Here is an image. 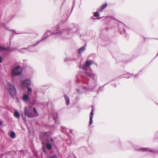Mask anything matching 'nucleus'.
<instances>
[{
    "instance_id": "nucleus-1",
    "label": "nucleus",
    "mask_w": 158,
    "mask_h": 158,
    "mask_svg": "<svg viewBox=\"0 0 158 158\" xmlns=\"http://www.w3.org/2000/svg\"><path fill=\"white\" fill-rule=\"evenodd\" d=\"M93 63V61L92 60H87L85 64L80 66V68L85 71V73L91 78V80H89L87 83L88 85L94 90L97 86L98 82L97 75L92 73L90 68V66Z\"/></svg>"
},
{
    "instance_id": "nucleus-2",
    "label": "nucleus",
    "mask_w": 158,
    "mask_h": 158,
    "mask_svg": "<svg viewBox=\"0 0 158 158\" xmlns=\"http://www.w3.org/2000/svg\"><path fill=\"white\" fill-rule=\"evenodd\" d=\"M61 23H60L56 27L52 28L51 32L53 34H58L63 39H67L71 37L73 34L76 32L77 29L68 28L66 30L60 27Z\"/></svg>"
},
{
    "instance_id": "nucleus-3",
    "label": "nucleus",
    "mask_w": 158,
    "mask_h": 158,
    "mask_svg": "<svg viewBox=\"0 0 158 158\" xmlns=\"http://www.w3.org/2000/svg\"><path fill=\"white\" fill-rule=\"evenodd\" d=\"M85 80H84L83 81V84L82 86H81L79 89H76L77 92L79 94H82L85 93V91H92L93 90V89L91 88L88 85L87 86H85L84 85V83H86Z\"/></svg>"
},
{
    "instance_id": "nucleus-4",
    "label": "nucleus",
    "mask_w": 158,
    "mask_h": 158,
    "mask_svg": "<svg viewBox=\"0 0 158 158\" xmlns=\"http://www.w3.org/2000/svg\"><path fill=\"white\" fill-rule=\"evenodd\" d=\"M131 144L135 149L137 151H140L141 152H149L153 153H158V151L157 150H152L148 148H142L133 143H131Z\"/></svg>"
},
{
    "instance_id": "nucleus-5",
    "label": "nucleus",
    "mask_w": 158,
    "mask_h": 158,
    "mask_svg": "<svg viewBox=\"0 0 158 158\" xmlns=\"http://www.w3.org/2000/svg\"><path fill=\"white\" fill-rule=\"evenodd\" d=\"M7 89L11 96L13 97L15 95L17 91L14 85L10 84H8L7 85Z\"/></svg>"
},
{
    "instance_id": "nucleus-6",
    "label": "nucleus",
    "mask_w": 158,
    "mask_h": 158,
    "mask_svg": "<svg viewBox=\"0 0 158 158\" xmlns=\"http://www.w3.org/2000/svg\"><path fill=\"white\" fill-rule=\"evenodd\" d=\"M25 114L29 118H32L36 116L34 114L32 113L31 109L30 107H25L24 109Z\"/></svg>"
},
{
    "instance_id": "nucleus-7",
    "label": "nucleus",
    "mask_w": 158,
    "mask_h": 158,
    "mask_svg": "<svg viewBox=\"0 0 158 158\" xmlns=\"http://www.w3.org/2000/svg\"><path fill=\"white\" fill-rule=\"evenodd\" d=\"M22 72V68L20 66H18L14 68L12 71V74L14 75H18Z\"/></svg>"
},
{
    "instance_id": "nucleus-8",
    "label": "nucleus",
    "mask_w": 158,
    "mask_h": 158,
    "mask_svg": "<svg viewBox=\"0 0 158 158\" xmlns=\"http://www.w3.org/2000/svg\"><path fill=\"white\" fill-rule=\"evenodd\" d=\"M31 83V81L29 79H27L22 81L21 85V87L23 88H25L29 86Z\"/></svg>"
},
{
    "instance_id": "nucleus-9",
    "label": "nucleus",
    "mask_w": 158,
    "mask_h": 158,
    "mask_svg": "<svg viewBox=\"0 0 158 158\" xmlns=\"http://www.w3.org/2000/svg\"><path fill=\"white\" fill-rule=\"evenodd\" d=\"M94 115V109L93 107L92 108L91 112L89 114V125H91L93 123V117Z\"/></svg>"
},
{
    "instance_id": "nucleus-10",
    "label": "nucleus",
    "mask_w": 158,
    "mask_h": 158,
    "mask_svg": "<svg viewBox=\"0 0 158 158\" xmlns=\"http://www.w3.org/2000/svg\"><path fill=\"white\" fill-rule=\"evenodd\" d=\"M51 32L49 31H47L42 37V40H44L48 38L51 34Z\"/></svg>"
},
{
    "instance_id": "nucleus-11",
    "label": "nucleus",
    "mask_w": 158,
    "mask_h": 158,
    "mask_svg": "<svg viewBox=\"0 0 158 158\" xmlns=\"http://www.w3.org/2000/svg\"><path fill=\"white\" fill-rule=\"evenodd\" d=\"M107 5L106 3H104L103 4L101 7L98 10L100 12H102L103 10L107 6Z\"/></svg>"
},
{
    "instance_id": "nucleus-12",
    "label": "nucleus",
    "mask_w": 158,
    "mask_h": 158,
    "mask_svg": "<svg viewBox=\"0 0 158 158\" xmlns=\"http://www.w3.org/2000/svg\"><path fill=\"white\" fill-rule=\"evenodd\" d=\"M30 95L29 94H25L23 96V99L24 101H26L29 100Z\"/></svg>"
},
{
    "instance_id": "nucleus-13",
    "label": "nucleus",
    "mask_w": 158,
    "mask_h": 158,
    "mask_svg": "<svg viewBox=\"0 0 158 158\" xmlns=\"http://www.w3.org/2000/svg\"><path fill=\"white\" fill-rule=\"evenodd\" d=\"M52 116L54 120L55 121V123H56L57 119V114L56 112H52Z\"/></svg>"
},
{
    "instance_id": "nucleus-14",
    "label": "nucleus",
    "mask_w": 158,
    "mask_h": 158,
    "mask_svg": "<svg viewBox=\"0 0 158 158\" xmlns=\"http://www.w3.org/2000/svg\"><path fill=\"white\" fill-rule=\"evenodd\" d=\"M14 115L16 118H19L20 117V113L18 111L15 110L14 113Z\"/></svg>"
},
{
    "instance_id": "nucleus-15",
    "label": "nucleus",
    "mask_w": 158,
    "mask_h": 158,
    "mask_svg": "<svg viewBox=\"0 0 158 158\" xmlns=\"http://www.w3.org/2000/svg\"><path fill=\"white\" fill-rule=\"evenodd\" d=\"M64 97L66 101V105H69L70 102L69 97L65 95H64Z\"/></svg>"
},
{
    "instance_id": "nucleus-16",
    "label": "nucleus",
    "mask_w": 158,
    "mask_h": 158,
    "mask_svg": "<svg viewBox=\"0 0 158 158\" xmlns=\"http://www.w3.org/2000/svg\"><path fill=\"white\" fill-rule=\"evenodd\" d=\"M85 46H84L78 50V52L79 54L82 53L85 50Z\"/></svg>"
},
{
    "instance_id": "nucleus-17",
    "label": "nucleus",
    "mask_w": 158,
    "mask_h": 158,
    "mask_svg": "<svg viewBox=\"0 0 158 158\" xmlns=\"http://www.w3.org/2000/svg\"><path fill=\"white\" fill-rule=\"evenodd\" d=\"M40 42V41H39L36 44H34V45H30L27 48H24L22 49V50L24 49H27V50L28 49H29L31 47H34L36 46Z\"/></svg>"
},
{
    "instance_id": "nucleus-18",
    "label": "nucleus",
    "mask_w": 158,
    "mask_h": 158,
    "mask_svg": "<svg viewBox=\"0 0 158 158\" xmlns=\"http://www.w3.org/2000/svg\"><path fill=\"white\" fill-rule=\"evenodd\" d=\"M99 14L98 11H96L94 13V16L95 17H97L96 18L97 19H100V18H99Z\"/></svg>"
},
{
    "instance_id": "nucleus-19",
    "label": "nucleus",
    "mask_w": 158,
    "mask_h": 158,
    "mask_svg": "<svg viewBox=\"0 0 158 158\" xmlns=\"http://www.w3.org/2000/svg\"><path fill=\"white\" fill-rule=\"evenodd\" d=\"M10 135L11 138H14L15 136V134L14 131H12L10 133Z\"/></svg>"
},
{
    "instance_id": "nucleus-20",
    "label": "nucleus",
    "mask_w": 158,
    "mask_h": 158,
    "mask_svg": "<svg viewBox=\"0 0 158 158\" xmlns=\"http://www.w3.org/2000/svg\"><path fill=\"white\" fill-rule=\"evenodd\" d=\"M132 75L130 73H127L123 75V77H124L128 78L129 77L131 76H132Z\"/></svg>"
},
{
    "instance_id": "nucleus-21",
    "label": "nucleus",
    "mask_w": 158,
    "mask_h": 158,
    "mask_svg": "<svg viewBox=\"0 0 158 158\" xmlns=\"http://www.w3.org/2000/svg\"><path fill=\"white\" fill-rule=\"evenodd\" d=\"M52 144L49 143H48L46 144V146L48 150H50L52 149Z\"/></svg>"
},
{
    "instance_id": "nucleus-22",
    "label": "nucleus",
    "mask_w": 158,
    "mask_h": 158,
    "mask_svg": "<svg viewBox=\"0 0 158 158\" xmlns=\"http://www.w3.org/2000/svg\"><path fill=\"white\" fill-rule=\"evenodd\" d=\"M27 90L28 91L27 94L30 95L31 94L32 92L31 88L30 87H28L27 88Z\"/></svg>"
},
{
    "instance_id": "nucleus-23",
    "label": "nucleus",
    "mask_w": 158,
    "mask_h": 158,
    "mask_svg": "<svg viewBox=\"0 0 158 158\" xmlns=\"http://www.w3.org/2000/svg\"><path fill=\"white\" fill-rule=\"evenodd\" d=\"M76 60V58H72L71 57L69 58H66L65 59L64 61H66V60L72 61L73 60Z\"/></svg>"
},
{
    "instance_id": "nucleus-24",
    "label": "nucleus",
    "mask_w": 158,
    "mask_h": 158,
    "mask_svg": "<svg viewBox=\"0 0 158 158\" xmlns=\"http://www.w3.org/2000/svg\"><path fill=\"white\" fill-rule=\"evenodd\" d=\"M47 141L48 142H50V143L52 145H53L54 143L53 140V139H52V138L50 139V140H49V139H48L47 140Z\"/></svg>"
},
{
    "instance_id": "nucleus-25",
    "label": "nucleus",
    "mask_w": 158,
    "mask_h": 158,
    "mask_svg": "<svg viewBox=\"0 0 158 158\" xmlns=\"http://www.w3.org/2000/svg\"><path fill=\"white\" fill-rule=\"evenodd\" d=\"M6 48L0 45V51H4L6 50Z\"/></svg>"
},
{
    "instance_id": "nucleus-26",
    "label": "nucleus",
    "mask_w": 158,
    "mask_h": 158,
    "mask_svg": "<svg viewBox=\"0 0 158 158\" xmlns=\"http://www.w3.org/2000/svg\"><path fill=\"white\" fill-rule=\"evenodd\" d=\"M155 137L156 139H158V132H156L155 135Z\"/></svg>"
},
{
    "instance_id": "nucleus-27",
    "label": "nucleus",
    "mask_w": 158,
    "mask_h": 158,
    "mask_svg": "<svg viewBox=\"0 0 158 158\" xmlns=\"http://www.w3.org/2000/svg\"><path fill=\"white\" fill-rule=\"evenodd\" d=\"M33 110H34V112L36 114V116L38 114L37 113V111H36L35 108V107L34 108Z\"/></svg>"
},
{
    "instance_id": "nucleus-28",
    "label": "nucleus",
    "mask_w": 158,
    "mask_h": 158,
    "mask_svg": "<svg viewBox=\"0 0 158 158\" xmlns=\"http://www.w3.org/2000/svg\"><path fill=\"white\" fill-rule=\"evenodd\" d=\"M61 128L62 130H64V131H63V132H64V131H65L66 130V128L65 127H63V126L61 127Z\"/></svg>"
},
{
    "instance_id": "nucleus-29",
    "label": "nucleus",
    "mask_w": 158,
    "mask_h": 158,
    "mask_svg": "<svg viewBox=\"0 0 158 158\" xmlns=\"http://www.w3.org/2000/svg\"><path fill=\"white\" fill-rule=\"evenodd\" d=\"M57 156L56 155H54L52 156H51L50 157V158H57Z\"/></svg>"
},
{
    "instance_id": "nucleus-30",
    "label": "nucleus",
    "mask_w": 158,
    "mask_h": 158,
    "mask_svg": "<svg viewBox=\"0 0 158 158\" xmlns=\"http://www.w3.org/2000/svg\"><path fill=\"white\" fill-rule=\"evenodd\" d=\"M22 117L23 118V120L25 121H26V118L25 117H23V114H22Z\"/></svg>"
},
{
    "instance_id": "nucleus-31",
    "label": "nucleus",
    "mask_w": 158,
    "mask_h": 158,
    "mask_svg": "<svg viewBox=\"0 0 158 158\" xmlns=\"http://www.w3.org/2000/svg\"><path fill=\"white\" fill-rule=\"evenodd\" d=\"M123 29L124 30V31H125V29L126 28V26L124 25L123 24Z\"/></svg>"
},
{
    "instance_id": "nucleus-32",
    "label": "nucleus",
    "mask_w": 158,
    "mask_h": 158,
    "mask_svg": "<svg viewBox=\"0 0 158 158\" xmlns=\"http://www.w3.org/2000/svg\"><path fill=\"white\" fill-rule=\"evenodd\" d=\"M2 58L1 57H0V63H2Z\"/></svg>"
},
{
    "instance_id": "nucleus-33",
    "label": "nucleus",
    "mask_w": 158,
    "mask_h": 158,
    "mask_svg": "<svg viewBox=\"0 0 158 158\" xmlns=\"http://www.w3.org/2000/svg\"><path fill=\"white\" fill-rule=\"evenodd\" d=\"M94 17H95L94 16V15H93V16H91V19H92L93 20H94V19H97L96 18H94Z\"/></svg>"
},
{
    "instance_id": "nucleus-34",
    "label": "nucleus",
    "mask_w": 158,
    "mask_h": 158,
    "mask_svg": "<svg viewBox=\"0 0 158 158\" xmlns=\"http://www.w3.org/2000/svg\"><path fill=\"white\" fill-rule=\"evenodd\" d=\"M112 85H113V87H116V85L115 84H113Z\"/></svg>"
},
{
    "instance_id": "nucleus-35",
    "label": "nucleus",
    "mask_w": 158,
    "mask_h": 158,
    "mask_svg": "<svg viewBox=\"0 0 158 158\" xmlns=\"http://www.w3.org/2000/svg\"><path fill=\"white\" fill-rule=\"evenodd\" d=\"M79 97H76L75 98V100L76 101H78L79 100Z\"/></svg>"
},
{
    "instance_id": "nucleus-36",
    "label": "nucleus",
    "mask_w": 158,
    "mask_h": 158,
    "mask_svg": "<svg viewBox=\"0 0 158 158\" xmlns=\"http://www.w3.org/2000/svg\"><path fill=\"white\" fill-rule=\"evenodd\" d=\"M104 85L102 86H100V87H99V89H101V88H104Z\"/></svg>"
},
{
    "instance_id": "nucleus-37",
    "label": "nucleus",
    "mask_w": 158,
    "mask_h": 158,
    "mask_svg": "<svg viewBox=\"0 0 158 158\" xmlns=\"http://www.w3.org/2000/svg\"><path fill=\"white\" fill-rule=\"evenodd\" d=\"M43 151H44V152H45V148L43 147Z\"/></svg>"
},
{
    "instance_id": "nucleus-38",
    "label": "nucleus",
    "mask_w": 158,
    "mask_h": 158,
    "mask_svg": "<svg viewBox=\"0 0 158 158\" xmlns=\"http://www.w3.org/2000/svg\"><path fill=\"white\" fill-rule=\"evenodd\" d=\"M68 18H67V19L65 20V21H64V22L63 23H65V22L66 21H67V20H68Z\"/></svg>"
},
{
    "instance_id": "nucleus-39",
    "label": "nucleus",
    "mask_w": 158,
    "mask_h": 158,
    "mask_svg": "<svg viewBox=\"0 0 158 158\" xmlns=\"http://www.w3.org/2000/svg\"><path fill=\"white\" fill-rule=\"evenodd\" d=\"M73 131V130H70V132H71V133H72V131Z\"/></svg>"
},
{
    "instance_id": "nucleus-40",
    "label": "nucleus",
    "mask_w": 158,
    "mask_h": 158,
    "mask_svg": "<svg viewBox=\"0 0 158 158\" xmlns=\"http://www.w3.org/2000/svg\"><path fill=\"white\" fill-rule=\"evenodd\" d=\"M14 32H15V33H16V34H19V33H18V32L16 33L15 31Z\"/></svg>"
},
{
    "instance_id": "nucleus-41",
    "label": "nucleus",
    "mask_w": 158,
    "mask_h": 158,
    "mask_svg": "<svg viewBox=\"0 0 158 158\" xmlns=\"http://www.w3.org/2000/svg\"><path fill=\"white\" fill-rule=\"evenodd\" d=\"M82 73H81L80 74L81 75V76H83V75L82 74Z\"/></svg>"
},
{
    "instance_id": "nucleus-42",
    "label": "nucleus",
    "mask_w": 158,
    "mask_h": 158,
    "mask_svg": "<svg viewBox=\"0 0 158 158\" xmlns=\"http://www.w3.org/2000/svg\"><path fill=\"white\" fill-rule=\"evenodd\" d=\"M42 40H42H40V42H41V41H42V40Z\"/></svg>"
},
{
    "instance_id": "nucleus-43",
    "label": "nucleus",
    "mask_w": 158,
    "mask_h": 158,
    "mask_svg": "<svg viewBox=\"0 0 158 158\" xmlns=\"http://www.w3.org/2000/svg\"><path fill=\"white\" fill-rule=\"evenodd\" d=\"M120 33L121 34H122L121 33V32H120Z\"/></svg>"
}]
</instances>
